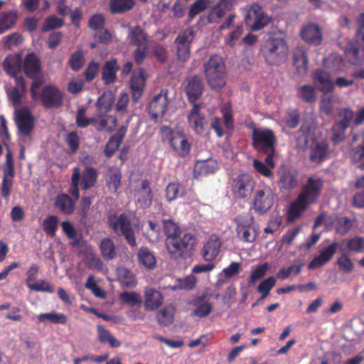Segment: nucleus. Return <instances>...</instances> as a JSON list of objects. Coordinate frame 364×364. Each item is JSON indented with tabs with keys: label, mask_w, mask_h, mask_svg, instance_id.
I'll list each match as a JSON object with an SVG mask.
<instances>
[{
	"label": "nucleus",
	"mask_w": 364,
	"mask_h": 364,
	"mask_svg": "<svg viewBox=\"0 0 364 364\" xmlns=\"http://www.w3.org/2000/svg\"><path fill=\"white\" fill-rule=\"evenodd\" d=\"M252 146L259 154L266 155L265 164L274 167L273 156L275 154L277 137L272 129L255 128L252 134Z\"/></svg>",
	"instance_id": "1"
},
{
	"label": "nucleus",
	"mask_w": 364,
	"mask_h": 364,
	"mask_svg": "<svg viewBox=\"0 0 364 364\" xmlns=\"http://www.w3.org/2000/svg\"><path fill=\"white\" fill-rule=\"evenodd\" d=\"M318 195V179L309 177L296 200L291 203L290 206L289 218L294 220L299 218L307 206L316 201Z\"/></svg>",
	"instance_id": "2"
},
{
	"label": "nucleus",
	"mask_w": 364,
	"mask_h": 364,
	"mask_svg": "<svg viewBox=\"0 0 364 364\" xmlns=\"http://www.w3.org/2000/svg\"><path fill=\"white\" fill-rule=\"evenodd\" d=\"M204 73L208 85L214 90H220L225 85V63L221 56L211 55L203 64Z\"/></svg>",
	"instance_id": "3"
},
{
	"label": "nucleus",
	"mask_w": 364,
	"mask_h": 364,
	"mask_svg": "<svg viewBox=\"0 0 364 364\" xmlns=\"http://www.w3.org/2000/svg\"><path fill=\"white\" fill-rule=\"evenodd\" d=\"M196 240L194 234L187 232L181 238L166 239V245L171 257L186 259L191 257Z\"/></svg>",
	"instance_id": "4"
},
{
	"label": "nucleus",
	"mask_w": 364,
	"mask_h": 364,
	"mask_svg": "<svg viewBox=\"0 0 364 364\" xmlns=\"http://www.w3.org/2000/svg\"><path fill=\"white\" fill-rule=\"evenodd\" d=\"M289 48L282 38L267 39L262 50L266 61L271 65L279 64L286 60Z\"/></svg>",
	"instance_id": "5"
},
{
	"label": "nucleus",
	"mask_w": 364,
	"mask_h": 364,
	"mask_svg": "<svg viewBox=\"0 0 364 364\" xmlns=\"http://www.w3.org/2000/svg\"><path fill=\"white\" fill-rule=\"evenodd\" d=\"M108 223L112 230L119 236H123L127 243L132 247L136 246L135 232L132 228L130 219L124 214L109 216Z\"/></svg>",
	"instance_id": "6"
},
{
	"label": "nucleus",
	"mask_w": 364,
	"mask_h": 364,
	"mask_svg": "<svg viewBox=\"0 0 364 364\" xmlns=\"http://www.w3.org/2000/svg\"><path fill=\"white\" fill-rule=\"evenodd\" d=\"M14 114L18 134L23 137L22 141L26 142L30 139V134L34 128V117L26 107L14 111Z\"/></svg>",
	"instance_id": "7"
},
{
	"label": "nucleus",
	"mask_w": 364,
	"mask_h": 364,
	"mask_svg": "<svg viewBox=\"0 0 364 364\" xmlns=\"http://www.w3.org/2000/svg\"><path fill=\"white\" fill-rule=\"evenodd\" d=\"M364 32L356 31L355 41L349 43L346 49V56L352 65H360L363 62L364 56Z\"/></svg>",
	"instance_id": "8"
},
{
	"label": "nucleus",
	"mask_w": 364,
	"mask_h": 364,
	"mask_svg": "<svg viewBox=\"0 0 364 364\" xmlns=\"http://www.w3.org/2000/svg\"><path fill=\"white\" fill-rule=\"evenodd\" d=\"M63 93L55 86L46 85L39 95L41 104L46 109H57L63 105Z\"/></svg>",
	"instance_id": "9"
},
{
	"label": "nucleus",
	"mask_w": 364,
	"mask_h": 364,
	"mask_svg": "<svg viewBox=\"0 0 364 364\" xmlns=\"http://www.w3.org/2000/svg\"><path fill=\"white\" fill-rule=\"evenodd\" d=\"M169 102L167 90H162L156 95L149 106L151 119L156 122L158 119L164 117Z\"/></svg>",
	"instance_id": "10"
},
{
	"label": "nucleus",
	"mask_w": 364,
	"mask_h": 364,
	"mask_svg": "<svg viewBox=\"0 0 364 364\" xmlns=\"http://www.w3.org/2000/svg\"><path fill=\"white\" fill-rule=\"evenodd\" d=\"M6 92L8 100L11 103L15 111L19 110L27 94V86L24 78L23 77H16L15 86L12 88H6Z\"/></svg>",
	"instance_id": "11"
},
{
	"label": "nucleus",
	"mask_w": 364,
	"mask_h": 364,
	"mask_svg": "<svg viewBox=\"0 0 364 364\" xmlns=\"http://www.w3.org/2000/svg\"><path fill=\"white\" fill-rule=\"evenodd\" d=\"M194 36L193 29L189 28L180 33L175 40L177 45L178 58L183 62L186 61L190 57V46Z\"/></svg>",
	"instance_id": "12"
},
{
	"label": "nucleus",
	"mask_w": 364,
	"mask_h": 364,
	"mask_svg": "<svg viewBox=\"0 0 364 364\" xmlns=\"http://www.w3.org/2000/svg\"><path fill=\"white\" fill-rule=\"evenodd\" d=\"M255 181L248 174H241L233 181L232 190L239 198L250 196L254 189Z\"/></svg>",
	"instance_id": "13"
},
{
	"label": "nucleus",
	"mask_w": 364,
	"mask_h": 364,
	"mask_svg": "<svg viewBox=\"0 0 364 364\" xmlns=\"http://www.w3.org/2000/svg\"><path fill=\"white\" fill-rule=\"evenodd\" d=\"M273 205V195L269 188L257 190L253 201V208L259 214H264Z\"/></svg>",
	"instance_id": "14"
},
{
	"label": "nucleus",
	"mask_w": 364,
	"mask_h": 364,
	"mask_svg": "<svg viewBox=\"0 0 364 364\" xmlns=\"http://www.w3.org/2000/svg\"><path fill=\"white\" fill-rule=\"evenodd\" d=\"M185 92L190 102H194L201 96L203 91V83L198 75L188 77L186 79Z\"/></svg>",
	"instance_id": "15"
},
{
	"label": "nucleus",
	"mask_w": 364,
	"mask_h": 364,
	"mask_svg": "<svg viewBox=\"0 0 364 364\" xmlns=\"http://www.w3.org/2000/svg\"><path fill=\"white\" fill-rule=\"evenodd\" d=\"M163 302L164 296L159 291L151 287L145 288L144 305L146 311L156 310Z\"/></svg>",
	"instance_id": "16"
},
{
	"label": "nucleus",
	"mask_w": 364,
	"mask_h": 364,
	"mask_svg": "<svg viewBox=\"0 0 364 364\" xmlns=\"http://www.w3.org/2000/svg\"><path fill=\"white\" fill-rule=\"evenodd\" d=\"M222 242L216 235H212L209 240L204 244L202 250V255L207 262H211L215 259L220 252Z\"/></svg>",
	"instance_id": "17"
},
{
	"label": "nucleus",
	"mask_w": 364,
	"mask_h": 364,
	"mask_svg": "<svg viewBox=\"0 0 364 364\" xmlns=\"http://www.w3.org/2000/svg\"><path fill=\"white\" fill-rule=\"evenodd\" d=\"M143 69L140 68L138 73H134L130 80L132 99L133 102H137L141 97L145 86V78L143 75Z\"/></svg>",
	"instance_id": "18"
},
{
	"label": "nucleus",
	"mask_w": 364,
	"mask_h": 364,
	"mask_svg": "<svg viewBox=\"0 0 364 364\" xmlns=\"http://www.w3.org/2000/svg\"><path fill=\"white\" fill-rule=\"evenodd\" d=\"M23 70L30 78H36L41 72L39 58L34 53H28L23 61Z\"/></svg>",
	"instance_id": "19"
},
{
	"label": "nucleus",
	"mask_w": 364,
	"mask_h": 364,
	"mask_svg": "<svg viewBox=\"0 0 364 364\" xmlns=\"http://www.w3.org/2000/svg\"><path fill=\"white\" fill-rule=\"evenodd\" d=\"M293 65L299 76L306 75L308 68V58L305 50L296 48L293 53Z\"/></svg>",
	"instance_id": "20"
},
{
	"label": "nucleus",
	"mask_w": 364,
	"mask_h": 364,
	"mask_svg": "<svg viewBox=\"0 0 364 364\" xmlns=\"http://www.w3.org/2000/svg\"><path fill=\"white\" fill-rule=\"evenodd\" d=\"M126 132L127 128L122 127L117 130V132L115 134L109 138L104 150V153L107 157L109 158L112 156L114 152L118 149Z\"/></svg>",
	"instance_id": "21"
},
{
	"label": "nucleus",
	"mask_w": 364,
	"mask_h": 364,
	"mask_svg": "<svg viewBox=\"0 0 364 364\" xmlns=\"http://www.w3.org/2000/svg\"><path fill=\"white\" fill-rule=\"evenodd\" d=\"M200 106L194 104L193 108L188 114V121L191 127L198 134L202 133L204 131L205 118L199 112Z\"/></svg>",
	"instance_id": "22"
},
{
	"label": "nucleus",
	"mask_w": 364,
	"mask_h": 364,
	"mask_svg": "<svg viewBox=\"0 0 364 364\" xmlns=\"http://www.w3.org/2000/svg\"><path fill=\"white\" fill-rule=\"evenodd\" d=\"M218 168V165L215 161L210 158L207 159H197L194 168L196 176L207 175L214 173Z\"/></svg>",
	"instance_id": "23"
},
{
	"label": "nucleus",
	"mask_w": 364,
	"mask_h": 364,
	"mask_svg": "<svg viewBox=\"0 0 364 364\" xmlns=\"http://www.w3.org/2000/svg\"><path fill=\"white\" fill-rule=\"evenodd\" d=\"M3 68L6 73L10 75L16 80L18 77L17 74L21 69V58L18 55H9L6 57L3 62Z\"/></svg>",
	"instance_id": "24"
},
{
	"label": "nucleus",
	"mask_w": 364,
	"mask_h": 364,
	"mask_svg": "<svg viewBox=\"0 0 364 364\" xmlns=\"http://www.w3.org/2000/svg\"><path fill=\"white\" fill-rule=\"evenodd\" d=\"M119 69L116 59L107 61L102 70V79L106 85L113 83L116 81V73Z\"/></svg>",
	"instance_id": "25"
},
{
	"label": "nucleus",
	"mask_w": 364,
	"mask_h": 364,
	"mask_svg": "<svg viewBox=\"0 0 364 364\" xmlns=\"http://www.w3.org/2000/svg\"><path fill=\"white\" fill-rule=\"evenodd\" d=\"M253 7L246 16V18L252 16L255 18V21L252 25V29L253 31H259L267 26L269 21L268 16H265L262 10L259 7Z\"/></svg>",
	"instance_id": "26"
},
{
	"label": "nucleus",
	"mask_w": 364,
	"mask_h": 364,
	"mask_svg": "<svg viewBox=\"0 0 364 364\" xmlns=\"http://www.w3.org/2000/svg\"><path fill=\"white\" fill-rule=\"evenodd\" d=\"M55 206L59 209L63 213L70 215L75 210V202L65 193H62L56 197Z\"/></svg>",
	"instance_id": "27"
},
{
	"label": "nucleus",
	"mask_w": 364,
	"mask_h": 364,
	"mask_svg": "<svg viewBox=\"0 0 364 364\" xmlns=\"http://www.w3.org/2000/svg\"><path fill=\"white\" fill-rule=\"evenodd\" d=\"M138 193V202L140 206L143 208H149L152 203V195L149 182L147 180H142Z\"/></svg>",
	"instance_id": "28"
},
{
	"label": "nucleus",
	"mask_w": 364,
	"mask_h": 364,
	"mask_svg": "<svg viewBox=\"0 0 364 364\" xmlns=\"http://www.w3.org/2000/svg\"><path fill=\"white\" fill-rule=\"evenodd\" d=\"M135 4V0H110L109 5L112 14H121L132 10Z\"/></svg>",
	"instance_id": "29"
},
{
	"label": "nucleus",
	"mask_w": 364,
	"mask_h": 364,
	"mask_svg": "<svg viewBox=\"0 0 364 364\" xmlns=\"http://www.w3.org/2000/svg\"><path fill=\"white\" fill-rule=\"evenodd\" d=\"M18 14L15 10L2 12L0 14V34L13 28L17 21Z\"/></svg>",
	"instance_id": "30"
},
{
	"label": "nucleus",
	"mask_w": 364,
	"mask_h": 364,
	"mask_svg": "<svg viewBox=\"0 0 364 364\" xmlns=\"http://www.w3.org/2000/svg\"><path fill=\"white\" fill-rule=\"evenodd\" d=\"M171 146L180 156L185 157L190 151V144L185 136L180 133H176L171 139Z\"/></svg>",
	"instance_id": "31"
},
{
	"label": "nucleus",
	"mask_w": 364,
	"mask_h": 364,
	"mask_svg": "<svg viewBox=\"0 0 364 364\" xmlns=\"http://www.w3.org/2000/svg\"><path fill=\"white\" fill-rule=\"evenodd\" d=\"M114 102L113 95L111 92H104L100 95L96 102L97 111L100 116H102L110 111Z\"/></svg>",
	"instance_id": "32"
},
{
	"label": "nucleus",
	"mask_w": 364,
	"mask_h": 364,
	"mask_svg": "<svg viewBox=\"0 0 364 364\" xmlns=\"http://www.w3.org/2000/svg\"><path fill=\"white\" fill-rule=\"evenodd\" d=\"M235 220L237 223L236 231L238 237L244 242H253L256 236L250 232L249 230L250 223L247 221H244L241 217L237 218Z\"/></svg>",
	"instance_id": "33"
},
{
	"label": "nucleus",
	"mask_w": 364,
	"mask_h": 364,
	"mask_svg": "<svg viewBox=\"0 0 364 364\" xmlns=\"http://www.w3.org/2000/svg\"><path fill=\"white\" fill-rule=\"evenodd\" d=\"M137 256L139 263L146 269H152L155 267L156 263V257L148 247H142L139 248Z\"/></svg>",
	"instance_id": "34"
},
{
	"label": "nucleus",
	"mask_w": 364,
	"mask_h": 364,
	"mask_svg": "<svg viewBox=\"0 0 364 364\" xmlns=\"http://www.w3.org/2000/svg\"><path fill=\"white\" fill-rule=\"evenodd\" d=\"M129 43L139 47L146 48L148 39L147 35L140 27H134L128 36Z\"/></svg>",
	"instance_id": "35"
},
{
	"label": "nucleus",
	"mask_w": 364,
	"mask_h": 364,
	"mask_svg": "<svg viewBox=\"0 0 364 364\" xmlns=\"http://www.w3.org/2000/svg\"><path fill=\"white\" fill-rule=\"evenodd\" d=\"M97 180V171L95 168L86 166L82 174V189L88 190L95 186Z\"/></svg>",
	"instance_id": "36"
},
{
	"label": "nucleus",
	"mask_w": 364,
	"mask_h": 364,
	"mask_svg": "<svg viewBox=\"0 0 364 364\" xmlns=\"http://www.w3.org/2000/svg\"><path fill=\"white\" fill-rule=\"evenodd\" d=\"M117 277L121 286L124 288H134L136 280L134 274L127 268L117 269Z\"/></svg>",
	"instance_id": "37"
},
{
	"label": "nucleus",
	"mask_w": 364,
	"mask_h": 364,
	"mask_svg": "<svg viewBox=\"0 0 364 364\" xmlns=\"http://www.w3.org/2000/svg\"><path fill=\"white\" fill-rule=\"evenodd\" d=\"M175 309L172 305H167L161 309L157 315L156 318L160 326H168L173 321Z\"/></svg>",
	"instance_id": "38"
},
{
	"label": "nucleus",
	"mask_w": 364,
	"mask_h": 364,
	"mask_svg": "<svg viewBox=\"0 0 364 364\" xmlns=\"http://www.w3.org/2000/svg\"><path fill=\"white\" fill-rule=\"evenodd\" d=\"M100 249L102 257L107 260H112L117 256L115 245L109 237L102 240Z\"/></svg>",
	"instance_id": "39"
},
{
	"label": "nucleus",
	"mask_w": 364,
	"mask_h": 364,
	"mask_svg": "<svg viewBox=\"0 0 364 364\" xmlns=\"http://www.w3.org/2000/svg\"><path fill=\"white\" fill-rule=\"evenodd\" d=\"M279 183L282 187L287 190L295 188L298 184L296 173L290 170H284L280 176Z\"/></svg>",
	"instance_id": "40"
},
{
	"label": "nucleus",
	"mask_w": 364,
	"mask_h": 364,
	"mask_svg": "<svg viewBox=\"0 0 364 364\" xmlns=\"http://www.w3.org/2000/svg\"><path fill=\"white\" fill-rule=\"evenodd\" d=\"M301 36L305 41L317 44L318 39V25L309 23L301 30Z\"/></svg>",
	"instance_id": "41"
},
{
	"label": "nucleus",
	"mask_w": 364,
	"mask_h": 364,
	"mask_svg": "<svg viewBox=\"0 0 364 364\" xmlns=\"http://www.w3.org/2000/svg\"><path fill=\"white\" fill-rule=\"evenodd\" d=\"M306 151L312 162H318V141L315 137L308 136L305 142Z\"/></svg>",
	"instance_id": "42"
},
{
	"label": "nucleus",
	"mask_w": 364,
	"mask_h": 364,
	"mask_svg": "<svg viewBox=\"0 0 364 364\" xmlns=\"http://www.w3.org/2000/svg\"><path fill=\"white\" fill-rule=\"evenodd\" d=\"M204 298V296H198L195 301L197 307L193 314L200 318L208 316L212 311V305L207 301H203Z\"/></svg>",
	"instance_id": "43"
},
{
	"label": "nucleus",
	"mask_w": 364,
	"mask_h": 364,
	"mask_svg": "<svg viewBox=\"0 0 364 364\" xmlns=\"http://www.w3.org/2000/svg\"><path fill=\"white\" fill-rule=\"evenodd\" d=\"M119 299L121 301L130 306L141 305L142 299L136 291H124L120 294Z\"/></svg>",
	"instance_id": "44"
},
{
	"label": "nucleus",
	"mask_w": 364,
	"mask_h": 364,
	"mask_svg": "<svg viewBox=\"0 0 364 364\" xmlns=\"http://www.w3.org/2000/svg\"><path fill=\"white\" fill-rule=\"evenodd\" d=\"M298 94L299 97L306 102L312 103L316 100V90L314 87L311 85H304L301 86L299 89Z\"/></svg>",
	"instance_id": "45"
},
{
	"label": "nucleus",
	"mask_w": 364,
	"mask_h": 364,
	"mask_svg": "<svg viewBox=\"0 0 364 364\" xmlns=\"http://www.w3.org/2000/svg\"><path fill=\"white\" fill-rule=\"evenodd\" d=\"M48 320L55 324H65L67 322V316L61 313H45L38 316V321L41 322Z\"/></svg>",
	"instance_id": "46"
},
{
	"label": "nucleus",
	"mask_w": 364,
	"mask_h": 364,
	"mask_svg": "<svg viewBox=\"0 0 364 364\" xmlns=\"http://www.w3.org/2000/svg\"><path fill=\"white\" fill-rule=\"evenodd\" d=\"M346 242L347 248L351 252H364V237L355 236L348 240H343Z\"/></svg>",
	"instance_id": "47"
},
{
	"label": "nucleus",
	"mask_w": 364,
	"mask_h": 364,
	"mask_svg": "<svg viewBox=\"0 0 364 364\" xmlns=\"http://www.w3.org/2000/svg\"><path fill=\"white\" fill-rule=\"evenodd\" d=\"M353 227V222L347 217L336 218L335 229L341 235H346Z\"/></svg>",
	"instance_id": "48"
},
{
	"label": "nucleus",
	"mask_w": 364,
	"mask_h": 364,
	"mask_svg": "<svg viewBox=\"0 0 364 364\" xmlns=\"http://www.w3.org/2000/svg\"><path fill=\"white\" fill-rule=\"evenodd\" d=\"M338 247V242H334L320 251V266L328 262L333 257Z\"/></svg>",
	"instance_id": "49"
},
{
	"label": "nucleus",
	"mask_w": 364,
	"mask_h": 364,
	"mask_svg": "<svg viewBox=\"0 0 364 364\" xmlns=\"http://www.w3.org/2000/svg\"><path fill=\"white\" fill-rule=\"evenodd\" d=\"M208 0H197L191 6L188 21H191L197 14L204 11L208 6Z\"/></svg>",
	"instance_id": "50"
},
{
	"label": "nucleus",
	"mask_w": 364,
	"mask_h": 364,
	"mask_svg": "<svg viewBox=\"0 0 364 364\" xmlns=\"http://www.w3.org/2000/svg\"><path fill=\"white\" fill-rule=\"evenodd\" d=\"M164 233L167 236L166 239L176 238L180 233L179 227L172 220H164Z\"/></svg>",
	"instance_id": "51"
},
{
	"label": "nucleus",
	"mask_w": 364,
	"mask_h": 364,
	"mask_svg": "<svg viewBox=\"0 0 364 364\" xmlns=\"http://www.w3.org/2000/svg\"><path fill=\"white\" fill-rule=\"evenodd\" d=\"M58 220L55 215H50L46 218L43 223V227L44 231L49 235L53 236L58 227Z\"/></svg>",
	"instance_id": "52"
},
{
	"label": "nucleus",
	"mask_w": 364,
	"mask_h": 364,
	"mask_svg": "<svg viewBox=\"0 0 364 364\" xmlns=\"http://www.w3.org/2000/svg\"><path fill=\"white\" fill-rule=\"evenodd\" d=\"M276 279L273 277H270L263 280L257 287V291L262 294V298H266L271 289L274 287Z\"/></svg>",
	"instance_id": "53"
},
{
	"label": "nucleus",
	"mask_w": 364,
	"mask_h": 364,
	"mask_svg": "<svg viewBox=\"0 0 364 364\" xmlns=\"http://www.w3.org/2000/svg\"><path fill=\"white\" fill-rule=\"evenodd\" d=\"M183 191L179 184L175 183H169L166 188V196L168 200L171 201L178 197L182 196Z\"/></svg>",
	"instance_id": "54"
},
{
	"label": "nucleus",
	"mask_w": 364,
	"mask_h": 364,
	"mask_svg": "<svg viewBox=\"0 0 364 364\" xmlns=\"http://www.w3.org/2000/svg\"><path fill=\"white\" fill-rule=\"evenodd\" d=\"M227 12L218 4L209 11L208 15V21L210 23L218 22Z\"/></svg>",
	"instance_id": "55"
},
{
	"label": "nucleus",
	"mask_w": 364,
	"mask_h": 364,
	"mask_svg": "<svg viewBox=\"0 0 364 364\" xmlns=\"http://www.w3.org/2000/svg\"><path fill=\"white\" fill-rule=\"evenodd\" d=\"M27 287L31 290L36 291H46L49 293L54 291L53 287L45 280H38L33 284L27 282Z\"/></svg>",
	"instance_id": "56"
},
{
	"label": "nucleus",
	"mask_w": 364,
	"mask_h": 364,
	"mask_svg": "<svg viewBox=\"0 0 364 364\" xmlns=\"http://www.w3.org/2000/svg\"><path fill=\"white\" fill-rule=\"evenodd\" d=\"M267 268V263L257 267L250 276V280L248 281V286H253L257 280L262 279L265 275Z\"/></svg>",
	"instance_id": "57"
},
{
	"label": "nucleus",
	"mask_w": 364,
	"mask_h": 364,
	"mask_svg": "<svg viewBox=\"0 0 364 364\" xmlns=\"http://www.w3.org/2000/svg\"><path fill=\"white\" fill-rule=\"evenodd\" d=\"M63 21L62 18L56 16H50L46 18L43 28V31H48L50 30L60 28L63 26Z\"/></svg>",
	"instance_id": "58"
},
{
	"label": "nucleus",
	"mask_w": 364,
	"mask_h": 364,
	"mask_svg": "<svg viewBox=\"0 0 364 364\" xmlns=\"http://www.w3.org/2000/svg\"><path fill=\"white\" fill-rule=\"evenodd\" d=\"M109 188L113 192H116L121 184V173L118 171L112 172L109 176L107 181Z\"/></svg>",
	"instance_id": "59"
},
{
	"label": "nucleus",
	"mask_w": 364,
	"mask_h": 364,
	"mask_svg": "<svg viewBox=\"0 0 364 364\" xmlns=\"http://www.w3.org/2000/svg\"><path fill=\"white\" fill-rule=\"evenodd\" d=\"M65 141L72 153H75L79 149L80 140L76 132H71L67 134Z\"/></svg>",
	"instance_id": "60"
},
{
	"label": "nucleus",
	"mask_w": 364,
	"mask_h": 364,
	"mask_svg": "<svg viewBox=\"0 0 364 364\" xmlns=\"http://www.w3.org/2000/svg\"><path fill=\"white\" fill-rule=\"evenodd\" d=\"M346 127H341L338 122H336L333 124L332 131L333 136L332 140L334 143H339L343 141L345 139V131Z\"/></svg>",
	"instance_id": "61"
},
{
	"label": "nucleus",
	"mask_w": 364,
	"mask_h": 364,
	"mask_svg": "<svg viewBox=\"0 0 364 364\" xmlns=\"http://www.w3.org/2000/svg\"><path fill=\"white\" fill-rule=\"evenodd\" d=\"M14 185V179L3 177L0 186L1 195L4 198H7L11 193Z\"/></svg>",
	"instance_id": "62"
},
{
	"label": "nucleus",
	"mask_w": 364,
	"mask_h": 364,
	"mask_svg": "<svg viewBox=\"0 0 364 364\" xmlns=\"http://www.w3.org/2000/svg\"><path fill=\"white\" fill-rule=\"evenodd\" d=\"M4 38V45L8 48H11L14 46H18L23 42L22 36L17 32L8 35Z\"/></svg>",
	"instance_id": "63"
},
{
	"label": "nucleus",
	"mask_w": 364,
	"mask_h": 364,
	"mask_svg": "<svg viewBox=\"0 0 364 364\" xmlns=\"http://www.w3.org/2000/svg\"><path fill=\"white\" fill-rule=\"evenodd\" d=\"M337 264L340 269L346 273L350 272L353 270V264L346 255H343L338 258Z\"/></svg>",
	"instance_id": "64"
}]
</instances>
